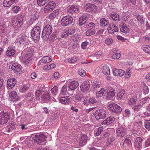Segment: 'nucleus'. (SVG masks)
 I'll return each mask as SVG.
<instances>
[{
    "instance_id": "6ab92c4d",
    "label": "nucleus",
    "mask_w": 150,
    "mask_h": 150,
    "mask_svg": "<svg viewBox=\"0 0 150 150\" xmlns=\"http://www.w3.org/2000/svg\"><path fill=\"white\" fill-rule=\"evenodd\" d=\"M90 83L88 81L84 82L80 86L81 90L84 92L88 91L90 88Z\"/></svg>"
},
{
    "instance_id": "58836bf2",
    "label": "nucleus",
    "mask_w": 150,
    "mask_h": 150,
    "mask_svg": "<svg viewBox=\"0 0 150 150\" xmlns=\"http://www.w3.org/2000/svg\"><path fill=\"white\" fill-rule=\"evenodd\" d=\"M43 91L42 90H36L35 92V95L36 99L38 100L40 99V97L42 96L43 94L44 93Z\"/></svg>"
},
{
    "instance_id": "f3484780",
    "label": "nucleus",
    "mask_w": 150,
    "mask_h": 150,
    "mask_svg": "<svg viewBox=\"0 0 150 150\" xmlns=\"http://www.w3.org/2000/svg\"><path fill=\"white\" fill-rule=\"evenodd\" d=\"M107 29L108 32L111 34H113L114 32H117L119 30L118 27L113 24H110Z\"/></svg>"
},
{
    "instance_id": "c756f323",
    "label": "nucleus",
    "mask_w": 150,
    "mask_h": 150,
    "mask_svg": "<svg viewBox=\"0 0 150 150\" xmlns=\"http://www.w3.org/2000/svg\"><path fill=\"white\" fill-rule=\"evenodd\" d=\"M17 0H4L3 2V5L4 7H10Z\"/></svg>"
},
{
    "instance_id": "393cba45",
    "label": "nucleus",
    "mask_w": 150,
    "mask_h": 150,
    "mask_svg": "<svg viewBox=\"0 0 150 150\" xmlns=\"http://www.w3.org/2000/svg\"><path fill=\"white\" fill-rule=\"evenodd\" d=\"M11 69L17 74L18 73H19V72L21 71V66L20 65L14 64H13L11 67Z\"/></svg>"
},
{
    "instance_id": "4be33fe9",
    "label": "nucleus",
    "mask_w": 150,
    "mask_h": 150,
    "mask_svg": "<svg viewBox=\"0 0 150 150\" xmlns=\"http://www.w3.org/2000/svg\"><path fill=\"white\" fill-rule=\"evenodd\" d=\"M141 116L139 114L137 115L133 118V121L134 122L136 126H141L142 125V122L140 120Z\"/></svg>"
},
{
    "instance_id": "79ce46f5",
    "label": "nucleus",
    "mask_w": 150,
    "mask_h": 150,
    "mask_svg": "<svg viewBox=\"0 0 150 150\" xmlns=\"http://www.w3.org/2000/svg\"><path fill=\"white\" fill-rule=\"evenodd\" d=\"M79 59V58L76 57H73L71 58H67L66 59L65 61L66 62H68L70 63H73L76 62Z\"/></svg>"
},
{
    "instance_id": "2eb2a0df",
    "label": "nucleus",
    "mask_w": 150,
    "mask_h": 150,
    "mask_svg": "<svg viewBox=\"0 0 150 150\" xmlns=\"http://www.w3.org/2000/svg\"><path fill=\"white\" fill-rule=\"evenodd\" d=\"M16 83V80L15 79H9L8 80L7 82V87L9 89H11L14 87Z\"/></svg>"
},
{
    "instance_id": "cd10ccee",
    "label": "nucleus",
    "mask_w": 150,
    "mask_h": 150,
    "mask_svg": "<svg viewBox=\"0 0 150 150\" xmlns=\"http://www.w3.org/2000/svg\"><path fill=\"white\" fill-rule=\"evenodd\" d=\"M79 83L77 81H73L70 82L69 84V88L71 90H74L79 86Z\"/></svg>"
},
{
    "instance_id": "603ef678",
    "label": "nucleus",
    "mask_w": 150,
    "mask_h": 150,
    "mask_svg": "<svg viewBox=\"0 0 150 150\" xmlns=\"http://www.w3.org/2000/svg\"><path fill=\"white\" fill-rule=\"evenodd\" d=\"M131 71L129 69H127L125 72V78L129 79L131 76Z\"/></svg>"
},
{
    "instance_id": "aec40b11",
    "label": "nucleus",
    "mask_w": 150,
    "mask_h": 150,
    "mask_svg": "<svg viewBox=\"0 0 150 150\" xmlns=\"http://www.w3.org/2000/svg\"><path fill=\"white\" fill-rule=\"evenodd\" d=\"M37 51V48L36 47L32 46L27 48L25 50V54L30 56H32L34 52H35Z\"/></svg>"
},
{
    "instance_id": "ddd939ff",
    "label": "nucleus",
    "mask_w": 150,
    "mask_h": 150,
    "mask_svg": "<svg viewBox=\"0 0 150 150\" xmlns=\"http://www.w3.org/2000/svg\"><path fill=\"white\" fill-rule=\"evenodd\" d=\"M79 7L76 6H69L68 8L67 12L71 14L77 13L79 12Z\"/></svg>"
},
{
    "instance_id": "9d476101",
    "label": "nucleus",
    "mask_w": 150,
    "mask_h": 150,
    "mask_svg": "<svg viewBox=\"0 0 150 150\" xmlns=\"http://www.w3.org/2000/svg\"><path fill=\"white\" fill-rule=\"evenodd\" d=\"M73 21V18L71 16H67L62 18L61 23L63 26H65L71 24Z\"/></svg>"
},
{
    "instance_id": "680f3d73",
    "label": "nucleus",
    "mask_w": 150,
    "mask_h": 150,
    "mask_svg": "<svg viewBox=\"0 0 150 150\" xmlns=\"http://www.w3.org/2000/svg\"><path fill=\"white\" fill-rule=\"evenodd\" d=\"M137 101L136 99L135 98H131L128 102V104L130 105H134L136 104Z\"/></svg>"
},
{
    "instance_id": "b1692460",
    "label": "nucleus",
    "mask_w": 150,
    "mask_h": 150,
    "mask_svg": "<svg viewBox=\"0 0 150 150\" xmlns=\"http://www.w3.org/2000/svg\"><path fill=\"white\" fill-rule=\"evenodd\" d=\"M15 53V47L13 46L9 47L7 49L6 54L8 56H12Z\"/></svg>"
},
{
    "instance_id": "7ed1b4c3",
    "label": "nucleus",
    "mask_w": 150,
    "mask_h": 150,
    "mask_svg": "<svg viewBox=\"0 0 150 150\" xmlns=\"http://www.w3.org/2000/svg\"><path fill=\"white\" fill-rule=\"evenodd\" d=\"M86 28L88 30L86 32V35L87 36H91L96 33V25L93 22H87L85 24Z\"/></svg>"
},
{
    "instance_id": "0e129e2a",
    "label": "nucleus",
    "mask_w": 150,
    "mask_h": 150,
    "mask_svg": "<svg viewBox=\"0 0 150 150\" xmlns=\"http://www.w3.org/2000/svg\"><path fill=\"white\" fill-rule=\"evenodd\" d=\"M149 91V89L146 85H144L143 86V92L145 94H148Z\"/></svg>"
},
{
    "instance_id": "a211bd4d",
    "label": "nucleus",
    "mask_w": 150,
    "mask_h": 150,
    "mask_svg": "<svg viewBox=\"0 0 150 150\" xmlns=\"http://www.w3.org/2000/svg\"><path fill=\"white\" fill-rule=\"evenodd\" d=\"M142 139L140 137H138L135 139L134 143V146L136 149L139 150L142 148Z\"/></svg>"
},
{
    "instance_id": "9b49d317",
    "label": "nucleus",
    "mask_w": 150,
    "mask_h": 150,
    "mask_svg": "<svg viewBox=\"0 0 150 150\" xmlns=\"http://www.w3.org/2000/svg\"><path fill=\"white\" fill-rule=\"evenodd\" d=\"M56 4L54 1H50L46 5L44 9L45 13H49L52 11L55 8Z\"/></svg>"
},
{
    "instance_id": "423d86ee",
    "label": "nucleus",
    "mask_w": 150,
    "mask_h": 150,
    "mask_svg": "<svg viewBox=\"0 0 150 150\" xmlns=\"http://www.w3.org/2000/svg\"><path fill=\"white\" fill-rule=\"evenodd\" d=\"M117 135L118 137H122L127 134V130L124 126L122 125L117 128L116 130Z\"/></svg>"
},
{
    "instance_id": "c85d7f7f",
    "label": "nucleus",
    "mask_w": 150,
    "mask_h": 150,
    "mask_svg": "<svg viewBox=\"0 0 150 150\" xmlns=\"http://www.w3.org/2000/svg\"><path fill=\"white\" fill-rule=\"evenodd\" d=\"M130 135H127L125 137V139L123 143V146L125 147H127L131 145V142L130 140Z\"/></svg>"
},
{
    "instance_id": "f704fd0d",
    "label": "nucleus",
    "mask_w": 150,
    "mask_h": 150,
    "mask_svg": "<svg viewBox=\"0 0 150 150\" xmlns=\"http://www.w3.org/2000/svg\"><path fill=\"white\" fill-rule=\"evenodd\" d=\"M120 30L121 32L124 33H127L129 32V29L126 24H123L120 26Z\"/></svg>"
},
{
    "instance_id": "c9c22d12",
    "label": "nucleus",
    "mask_w": 150,
    "mask_h": 150,
    "mask_svg": "<svg viewBox=\"0 0 150 150\" xmlns=\"http://www.w3.org/2000/svg\"><path fill=\"white\" fill-rule=\"evenodd\" d=\"M115 95V93L113 91H109L107 93L105 98L108 100H111L113 98Z\"/></svg>"
},
{
    "instance_id": "4468645a",
    "label": "nucleus",
    "mask_w": 150,
    "mask_h": 150,
    "mask_svg": "<svg viewBox=\"0 0 150 150\" xmlns=\"http://www.w3.org/2000/svg\"><path fill=\"white\" fill-rule=\"evenodd\" d=\"M52 58L49 56H44L38 62V65L39 66L40 65H42V63H49L52 60Z\"/></svg>"
},
{
    "instance_id": "dca6fc26",
    "label": "nucleus",
    "mask_w": 150,
    "mask_h": 150,
    "mask_svg": "<svg viewBox=\"0 0 150 150\" xmlns=\"http://www.w3.org/2000/svg\"><path fill=\"white\" fill-rule=\"evenodd\" d=\"M58 99L59 102L61 103L68 105L70 102L71 98L69 97V96L61 97L60 96H59L58 97Z\"/></svg>"
},
{
    "instance_id": "5fc2aeb1",
    "label": "nucleus",
    "mask_w": 150,
    "mask_h": 150,
    "mask_svg": "<svg viewBox=\"0 0 150 150\" xmlns=\"http://www.w3.org/2000/svg\"><path fill=\"white\" fill-rule=\"evenodd\" d=\"M49 0H37V2L39 5L41 6L46 4Z\"/></svg>"
},
{
    "instance_id": "0eeeda50",
    "label": "nucleus",
    "mask_w": 150,
    "mask_h": 150,
    "mask_svg": "<svg viewBox=\"0 0 150 150\" xmlns=\"http://www.w3.org/2000/svg\"><path fill=\"white\" fill-rule=\"evenodd\" d=\"M23 18L22 16H17L16 19L12 22L13 27L16 29L20 27L23 24Z\"/></svg>"
},
{
    "instance_id": "7c9ffc66",
    "label": "nucleus",
    "mask_w": 150,
    "mask_h": 150,
    "mask_svg": "<svg viewBox=\"0 0 150 150\" xmlns=\"http://www.w3.org/2000/svg\"><path fill=\"white\" fill-rule=\"evenodd\" d=\"M87 135H82L80 140V145L82 146L85 144L87 143Z\"/></svg>"
},
{
    "instance_id": "e2e57ef3",
    "label": "nucleus",
    "mask_w": 150,
    "mask_h": 150,
    "mask_svg": "<svg viewBox=\"0 0 150 150\" xmlns=\"http://www.w3.org/2000/svg\"><path fill=\"white\" fill-rule=\"evenodd\" d=\"M78 73L80 76H84L86 75L85 71L82 69H79L78 71Z\"/></svg>"
},
{
    "instance_id": "774afa93",
    "label": "nucleus",
    "mask_w": 150,
    "mask_h": 150,
    "mask_svg": "<svg viewBox=\"0 0 150 150\" xmlns=\"http://www.w3.org/2000/svg\"><path fill=\"white\" fill-rule=\"evenodd\" d=\"M144 126L148 130H150V122H149L146 121L144 122Z\"/></svg>"
},
{
    "instance_id": "1a4fd4ad",
    "label": "nucleus",
    "mask_w": 150,
    "mask_h": 150,
    "mask_svg": "<svg viewBox=\"0 0 150 150\" xmlns=\"http://www.w3.org/2000/svg\"><path fill=\"white\" fill-rule=\"evenodd\" d=\"M106 112L105 110L100 109L97 110L95 113V116L97 120L104 119L106 116Z\"/></svg>"
},
{
    "instance_id": "8fccbe9b",
    "label": "nucleus",
    "mask_w": 150,
    "mask_h": 150,
    "mask_svg": "<svg viewBox=\"0 0 150 150\" xmlns=\"http://www.w3.org/2000/svg\"><path fill=\"white\" fill-rule=\"evenodd\" d=\"M58 87L57 86H54L51 89V92L53 95H56L58 92Z\"/></svg>"
},
{
    "instance_id": "6e6d98bb",
    "label": "nucleus",
    "mask_w": 150,
    "mask_h": 150,
    "mask_svg": "<svg viewBox=\"0 0 150 150\" xmlns=\"http://www.w3.org/2000/svg\"><path fill=\"white\" fill-rule=\"evenodd\" d=\"M113 39L111 38H107L105 41V43L108 45H110L113 42Z\"/></svg>"
},
{
    "instance_id": "e433bc0d",
    "label": "nucleus",
    "mask_w": 150,
    "mask_h": 150,
    "mask_svg": "<svg viewBox=\"0 0 150 150\" xmlns=\"http://www.w3.org/2000/svg\"><path fill=\"white\" fill-rule=\"evenodd\" d=\"M103 73L105 75H108L110 73V69L108 66L107 65H104L102 68Z\"/></svg>"
},
{
    "instance_id": "f8f14e48",
    "label": "nucleus",
    "mask_w": 150,
    "mask_h": 150,
    "mask_svg": "<svg viewBox=\"0 0 150 150\" xmlns=\"http://www.w3.org/2000/svg\"><path fill=\"white\" fill-rule=\"evenodd\" d=\"M27 38L26 36H23L17 40L16 44L18 46H24L28 44Z\"/></svg>"
},
{
    "instance_id": "c03bdc74",
    "label": "nucleus",
    "mask_w": 150,
    "mask_h": 150,
    "mask_svg": "<svg viewBox=\"0 0 150 150\" xmlns=\"http://www.w3.org/2000/svg\"><path fill=\"white\" fill-rule=\"evenodd\" d=\"M103 128L101 127L96 128L94 130V134L97 136H98L103 131Z\"/></svg>"
},
{
    "instance_id": "a878e982",
    "label": "nucleus",
    "mask_w": 150,
    "mask_h": 150,
    "mask_svg": "<svg viewBox=\"0 0 150 150\" xmlns=\"http://www.w3.org/2000/svg\"><path fill=\"white\" fill-rule=\"evenodd\" d=\"M32 59V56H30L25 54V55L23 57L22 61L25 64H27L31 62Z\"/></svg>"
},
{
    "instance_id": "f257e3e1",
    "label": "nucleus",
    "mask_w": 150,
    "mask_h": 150,
    "mask_svg": "<svg viewBox=\"0 0 150 150\" xmlns=\"http://www.w3.org/2000/svg\"><path fill=\"white\" fill-rule=\"evenodd\" d=\"M52 30L51 26L49 25H46L44 27L42 33V37L43 39L47 40L52 32Z\"/></svg>"
},
{
    "instance_id": "39448f33",
    "label": "nucleus",
    "mask_w": 150,
    "mask_h": 150,
    "mask_svg": "<svg viewBox=\"0 0 150 150\" xmlns=\"http://www.w3.org/2000/svg\"><path fill=\"white\" fill-rule=\"evenodd\" d=\"M47 137L43 134H38L35 135V137L34 138V142L40 145L42 144V142L46 140Z\"/></svg>"
},
{
    "instance_id": "69168bd1",
    "label": "nucleus",
    "mask_w": 150,
    "mask_h": 150,
    "mask_svg": "<svg viewBox=\"0 0 150 150\" xmlns=\"http://www.w3.org/2000/svg\"><path fill=\"white\" fill-rule=\"evenodd\" d=\"M120 54L119 53L114 54L112 56V59H117L120 57Z\"/></svg>"
},
{
    "instance_id": "13d9d810",
    "label": "nucleus",
    "mask_w": 150,
    "mask_h": 150,
    "mask_svg": "<svg viewBox=\"0 0 150 150\" xmlns=\"http://www.w3.org/2000/svg\"><path fill=\"white\" fill-rule=\"evenodd\" d=\"M125 93V91L124 90H121L118 93L117 97L120 98H122L124 97Z\"/></svg>"
},
{
    "instance_id": "5701e85b",
    "label": "nucleus",
    "mask_w": 150,
    "mask_h": 150,
    "mask_svg": "<svg viewBox=\"0 0 150 150\" xmlns=\"http://www.w3.org/2000/svg\"><path fill=\"white\" fill-rule=\"evenodd\" d=\"M50 100V96L48 92L43 94L41 97L42 102L43 103H48Z\"/></svg>"
},
{
    "instance_id": "ea45409f",
    "label": "nucleus",
    "mask_w": 150,
    "mask_h": 150,
    "mask_svg": "<svg viewBox=\"0 0 150 150\" xmlns=\"http://www.w3.org/2000/svg\"><path fill=\"white\" fill-rule=\"evenodd\" d=\"M79 24L82 25L84 24V26H86L85 24L87 23L86 22L87 20L86 18L83 16H81L79 19Z\"/></svg>"
},
{
    "instance_id": "6e6552de",
    "label": "nucleus",
    "mask_w": 150,
    "mask_h": 150,
    "mask_svg": "<svg viewBox=\"0 0 150 150\" xmlns=\"http://www.w3.org/2000/svg\"><path fill=\"white\" fill-rule=\"evenodd\" d=\"M108 109L115 113H120L122 111V108L115 103L110 104L108 106Z\"/></svg>"
},
{
    "instance_id": "f03ea898",
    "label": "nucleus",
    "mask_w": 150,
    "mask_h": 150,
    "mask_svg": "<svg viewBox=\"0 0 150 150\" xmlns=\"http://www.w3.org/2000/svg\"><path fill=\"white\" fill-rule=\"evenodd\" d=\"M41 33L40 28L38 26H35L32 30L31 36L35 42L38 41L40 39Z\"/></svg>"
},
{
    "instance_id": "a19ab883",
    "label": "nucleus",
    "mask_w": 150,
    "mask_h": 150,
    "mask_svg": "<svg viewBox=\"0 0 150 150\" xmlns=\"http://www.w3.org/2000/svg\"><path fill=\"white\" fill-rule=\"evenodd\" d=\"M9 96L10 99L11 100L17 99L18 97L17 92L14 91H11L9 93Z\"/></svg>"
},
{
    "instance_id": "052dcab7",
    "label": "nucleus",
    "mask_w": 150,
    "mask_h": 150,
    "mask_svg": "<svg viewBox=\"0 0 150 150\" xmlns=\"http://www.w3.org/2000/svg\"><path fill=\"white\" fill-rule=\"evenodd\" d=\"M92 85L94 88H99L100 86L99 82L96 81H93L92 82Z\"/></svg>"
},
{
    "instance_id": "338daca9",
    "label": "nucleus",
    "mask_w": 150,
    "mask_h": 150,
    "mask_svg": "<svg viewBox=\"0 0 150 150\" xmlns=\"http://www.w3.org/2000/svg\"><path fill=\"white\" fill-rule=\"evenodd\" d=\"M20 8L18 6H15L12 8V10L14 13H17L20 10Z\"/></svg>"
},
{
    "instance_id": "72a5a7b5",
    "label": "nucleus",
    "mask_w": 150,
    "mask_h": 150,
    "mask_svg": "<svg viewBox=\"0 0 150 150\" xmlns=\"http://www.w3.org/2000/svg\"><path fill=\"white\" fill-rule=\"evenodd\" d=\"M60 11L59 9H57L54 11L52 13L50 14L49 17L51 19H53L55 18H57L58 15L59 14Z\"/></svg>"
},
{
    "instance_id": "bb28decb",
    "label": "nucleus",
    "mask_w": 150,
    "mask_h": 150,
    "mask_svg": "<svg viewBox=\"0 0 150 150\" xmlns=\"http://www.w3.org/2000/svg\"><path fill=\"white\" fill-rule=\"evenodd\" d=\"M114 120L115 118L113 117H109L103 121L102 124L103 125H109L113 123Z\"/></svg>"
},
{
    "instance_id": "2f4dec72",
    "label": "nucleus",
    "mask_w": 150,
    "mask_h": 150,
    "mask_svg": "<svg viewBox=\"0 0 150 150\" xmlns=\"http://www.w3.org/2000/svg\"><path fill=\"white\" fill-rule=\"evenodd\" d=\"M96 7V6L94 4L89 3L86 4L85 8L86 11L90 12L93 11Z\"/></svg>"
},
{
    "instance_id": "a18cd8bd",
    "label": "nucleus",
    "mask_w": 150,
    "mask_h": 150,
    "mask_svg": "<svg viewBox=\"0 0 150 150\" xmlns=\"http://www.w3.org/2000/svg\"><path fill=\"white\" fill-rule=\"evenodd\" d=\"M29 88V86L28 85H22L20 87L19 91L21 92L24 93L26 92Z\"/></svg>"
},
{
    "instance_id": "3c124183",
    "label": "nucleus",
    "mask_w": 150,
    "mask_h": 150,
    "mask_svg": "<svg viewBox=\"0 0 150 150\" xmlns=\"http://www.w3.org/2000/svg\"><path fill=\"white\" fill-rule=\"evenodd\" d=\"M110 17L114 21H120L119 15L117 13L111 14V15H110Z\"/></svg>"
},
{
    "instance_id": "49530a36",
    "label": "nucleus",
    "mask_w": 150,
    "mask_h": 150,
    "mask_svg": "<svg viewBox=\"0 0 150 150\" xmlns=\"http://www.w3.org/2000/svg\"><path fill=\"white\" fill-rule=\"evenodd\" d=\"M6 29V27L4 22L0 23V34L3 33Z\"/></svg>"
},
{
    "instance_id": "864d4df0",
    "label": "nucleus",
    "mask_w": 150,
    "mask_h": 150,
    "mask_svg": "<svg viewBox=\"0 0 150 150\" xmlns=\"http://www.w3.org/2000/svg\"><path fill=\"white\" fill-rule=\"evenodd\" d=\"M105 91V89L103 88H101L100 91L97 92L96 96L97 97L99 98L102 97Z\"/></svg>"
},
{
    "instance_id": "473e14b6",
    "label": "nucleus",
    "mask_w": 150,
    "mask_h": 150,
    "mask_svg": "<svg viewBox=\"0 0 150 150\" xmlns=\"http://www.w3.org/2000/svg\"><path fill=\"white\" fill-rule=\"evenodd\" d=\"M108 20L104 18H101L100 21V25L103 27H106L109 25Z\"/></svg>"
},
{
    "instance_id": "37998d69",
    "label": "nucleus",
    "mask_w": 150,
    "mask_h": 150,
    "mask_svg": "<svg viewBox=\"0 0 150 150\" xmlns=\"http://www.w3.org/2000/svg\"><path fill=\"white\" fill-rule=\"evenodd\" d=\"M56 65L54 64H52L49 65H45L43 68L44 71L49 70L55 67Z\"/></svg>"
},
{
    "instance_id": "09e8293b",
    "label": "nucleus",
    "mask_w": 150,
    "mask_h": 150,
    "mask_svg": "<svg viewBox=\"0 0 150 150\" xmlns=\"http://www.w3.org/2000/svg\"><path fill=\"white\" fill-rule=\"evenodd\" d=\"M142 49L145 52L147 53H150V46L148 45H144Z\"/></svg>"
},
{
    "instance_id": "4c0bfd02",
    "label": "nucleus",
    "mask_w": 150,
    "mask_h": 150,
    "mask_svg": "<svg viewBox=\"0 0 150 150\" xmlns=\"http://www.w3.org/2000/svg\"><path fill=\"white\" fill-rule=\"evenodd\" d=\"M39 17V14L38 12L34 11L32 13L30 17V20L33 21L38 19Z\"/></svg>"
},
{
    "instance_id": "de8ad7c7",
    "label": "nucleus",
    "mask_w": 150,
    "mask_h": 150,
    "mask_svg": "<svg viewBox=\"0 0 150 150\" xmlns=\"http://www.w3.org/2000/svg\"><path fill=\"white\" fill-rule=\"evenodd\" d=\"M142 107L143 105L141 104H137L134 106L132 108V109L134 112H136L140 110Z\"/></svg>"
},
{
    "instance_id": "20e7f679",
    "label": "nucleus",
    "mask_w": 150,
    "mask_h": 150,
    "mask_svg": "<svg viewBox=\"0 0 150 150\" xmlns=\"http://www.w3.org/2000/svg\"><path fill=\"white\" fill-rule=\"evenodd\" d=\"M9 113L4 111L0 112V124L2 125H5L10 119Z\"/></svg>"
},
{
    "instance_id": "4d7b16f0",
    "label": "nucleus",
    "mask_w": 150,
    "mask_h": 150,
    "mask_svg": "<svg viewBox=\"0 0 150 150\" xmlns=\"http://www.w3.org/2000/svg\"><path fill=\"white\" fill-rule=\"evenodd\" d=\"M68 36L71 35L74 33L76 31L75 30L74 28H70L68 29H66Z\"/></svg>"
},
{
    "instance_id": "bf43d9fd",
    "label": "nucleus",
    "mask_w": 150,
    "mask_h": 150,
    "mask_svg": "<svg viewBox=\"0 0 150 150\" xmlns=\"http://www.w3.org/2000/svg\"><path fill=\"white\" fill-rule=\"evenodd\" d=\"M67 86L64 85L61 89V94L63 95H67Z\"/></svg>"
},
{
    "instance_id": "412c9836",
    "label": "nucleus",
    "mask_w": 150,
    "mask_h": 150,
    "mask_svg": "<svg viewBox=\"0 0 150 150\" xmlns=\"http://www.w3.org/2000/svg\"><path fill=\"white\" fill-rule=\"evenodd\" d=\"M113 74L114 76H122L125 74V71L122 69H112Z\"/></svg>"
}]
</instances>
